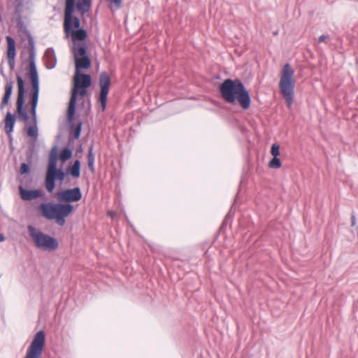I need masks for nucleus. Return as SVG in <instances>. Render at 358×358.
I'll return each mask as SVG.
<instances>
[{
	"label": "nucleus",
	"mask_w": 358,
	"mask_h": 358,
	"mask_svg": "<svg viewBox=\"0 0 358 358\" xmlns=\"http://www.w3.org/2000/svg\"><path fill=\"white\" fill-rule=\"evenodd\" d=\"M92 5V0H66L64 28L67 37L71 36L73 41H83L87 37V32L80 29V20L73 16L75 8L82 15L87 13Z\"/></svg>",
	"instance_id": "f257e3e1"
},
{
	"label": "nucleus",
	"mask_w": 358,
	"mask_h": 358,
	"mask_svg": "<svg viewBox=\"0 0 358 358\" xmlns=\"http://www.w3.org/2000/svg\"><path fill=\"white\" fill-rule=\"evenodd\" d=\"M29 43L31 46V51L30 54L29 62V76L31 81L33 92L31 96V113L33 121V124L27 128V136L35 140L38 138V127H37V117H36V108L38 101L39 95V82L38 76L35 64V52L34 48V41L32 38H29Z\"/></svg>",
	"instance_id": "f03ea898"
},
{
	"label": "nucleus",
	"mask_w": 358,
	"mask_h": 358,
	"mask_svg": "<svg viewBox=\"0 0 358 358\" xmlns=\"http://www.w3.org/2000/svg\"><path fill=\"white\" fill-rule=\"evenodd\" d=\"M222 97L229 103L236 101L243 109H248L250 105V97L243 83L238 80L227 79L220 87Z\"/></svg>",
	"instance_id": "7ed1b4c3"
},
{
	"label": "nucleus",
	"mask_w": 358,
	"mask_h": 358,
	"mask_svg": "<svg viewBox=\"0 0 358 358\" xmlns=\"http://www.w3.org/2000/svg\"><path fill=\"white\" fill-rule=\"evenodd\" d=\"M92 84V78L90 75L75 73L73 79V88L68 108V119L71 121L75 115L76 104L78 96L84 97L87 92V88Z\"/></svg>",
	"instance_id": "20e7f679"
},
{
	"label": "nucleus",
	"mask_w": 358,
	"mask_h": 358,
	"mask_svg": "<svg viewBox=\"0 0 358 358\" xmlns=\"http://www.w3.org/2000/svg\"><path fill=\"white\" fill-rule=\"evenodd\" d=\"M43 217L49 220H55L59 226L65 224V217L74 210L70 203H43L40 205Z\"/></svg>",
	"instance_id": "39448f33"
},
{
	"label": "nucleus",
	"mask_w": 358,
	"mask_h": 358,
	"mask_svg": "<svg viewBox=\"0 0 358 358\" xmlns=\"http://www.w3.org/2000/svg\"><path fill=\"white\" fill-rule=\"evenodd\" d=\"M294 71L289 64L283 66L279 82V87L289 108H291L294 100Z\"/></svg>",
	"instance_id": "423d86ee"
},
{
	"label": "nucleus",
	"mask_w": 358,
	"mask_h": 358,
	"mask_svg": "<svg viewBox=\"0 0 358 358\" xmlns=\"http://www.w3.org/2000/svg\"><path fill=\"white\" fill-rule=\"evenodd\" d=\"M57 147L52 148L48 160L46 176L45 179V188L49 192H52L55 188V180L63 181L66 173L57 168Z\"/></svg>",
	"instance_id": "0eeeda50"
},
{
	"label": "nucleus",
	"mask_w": 358,
	"mask_h": 358,
	"mask_svg": "<svg viewBox=\"0 0 358 358\" xmlns=\"http://www.w3.org/2000/svg\"><path fill=\"white\" fill-rule=\"evenodd\" d=\"M27 229L38 248L45 251H54L58 248V242L55 238L42 233L32 226H28Z\"/></svg>",
	"instance_id": "6e6552de"
},
{
	"label": "nucleus",
	"mask_w": 358,
	"mask_h": 358,
	"mask_svg": "<svg viewBox=\"0 0 358 358\" xmlns=\"http://www.w3.org/2000/svg\"><path fill=\"white\" fill-rule=\"evenodd\" d=\"M75 59V73H80L83 69H87L91 66V59L87 55L86 47L84 45L74 44L73 48Z\"/></svg>",
	"instance_id": "1a4fd4ad"
},
{
	"label": "nucleus",
	"mask_w": 358,
	"mask_h": 358,
	"mask_svg": "<svg viewBox=\"0 0 358 358\" xmlns=\"http://www.w3.org/2000/svg\"><path fill=\"white\" fill-rule=\"evenodd\" d=\"M17 83L18 89L17 99L16 102L17 113L18 115L17 117L20 120L27 122L29 120V116L24 108L25 94L24 82L21 76H17Z\"/></svg>",
	"instance_id": "9d476101"
},
{
	"label": "nucleus",
	"mask_w": 358,
	"mask_h": 358,
	"mask_svg": "<svg viewBox=\"0 0 358 358\" xmlns=\"http://www.w3.org/2000/svg\"><path fill=\"white\" fill-rule=\"evenodd\" d=\"M45 341V333L43 331L37 332L27 350L24 358H39Z\"/></svg>",
	"instance_id": "9b49d317"
},
{
	"label": "nucleus",
	"mask_w": 358,
	"mask_h": 358,
	"mask_svg": "<svg viewBox=\"0 0 358 358\" xmlns=\"http://www.w3.org/2000/svg\"><path fill=\"white\" fill-rule=\"evenodd\" d=\"M99 84L100 87L99 100L102 110H104L106 107L107 97L110 85V78L107 73L102 72L100 74Z\"/></svg>",
	"instance_id": "f8f14e48"
},
{
	"label": "nucleus",
	"mask_w": 358,
	"mask_h": 358,
	"mask_svg": "<svg viewBox=\"0 0 358 358\" xmlns=\"http://www.w3.org/2000/svg\"><path fill=\"white\" fill-rule=\"evenodd\" d=\"M56 197L59 201L66 202V203L77 202L81 199L82 192L79 187H75L58 192Z\"/></svg>",
	"instance_id": "ddd939ff"
},
{
	"label": "nucleus",
	"mask_w": 358,
	"mask_h": 358,
	"mask_svg": "<svg viewBox=\"0 0 358 358\" xmlns=\"http://www.w3.org/2000/svg\"><path fill=\"white\" fill-rule=\"evenodd\" d=\"M7 42V58L11 70L15 68L16 57V44L15 40L10 36H6Z\"/></svg>",
	"instance_id": "4468645a"
},
{
	"label": "nucleus",
	"mask_w": 358,
	"mask_h": 358,
	"mask_svg": "<svg viewBox=\"0 0 358 358\" xmlns=\"http://www.w3.org/2000/svg\"><path fill=\"white\" fill-rule=\"evenodd\" d=\"M19 192L23 201H31L43 196V191L40 189H26L22 185L19 186Z\"/></svg>",
	"instance_id": "2eb2a0df"
},
{
	"label": "nucleus",
	"mask_w": 358,
	"mask_h": 358,
	"mask_svg": "<svg viewBox=\"0 0 358 358\" xmlns=\"http://www.w3.org/2000/svg\"><path fill=\"white\" fill-rule=\"evenodd\" d=\"M13 83L11 82H7L5 85V94L0 103V110H3V108L8 104L13 92Z\"/></svg>",
	"instance_id": "dca6fc26"
},
{
	"label": "nucleus",
	"mask_w": 358,
	"mask_h": 358,
	"mask_svg": "<svg viewBox=\"0 0 358 358\" xmlns=\"http://www.w3.org/2000/svg\"><path fill=\"white\" fill-rule=\"evenodd\" d=\"M66 173L73 178H78L80 176V162L76 160L73 165L69 166L66 169Z\"/></svg>",
	"instance_id": "f3484780"
},
{
	"label": "nucleus",
	"mask_w": 358,
	"mask_h": 358,
	"mask_svg": "<svg viewBox=\"0 0 358 358\" xmlns=\"http://www.w3.org/2000/svg\"><path fill=\"white\" fill-rule=\"evenodd\" d=\"M15 117L10 112H8L5 119V129L8 134H10L14 127Z\"/></svg>",
	"instance_id": "a211bd4d"
},
{
	"label": "nucleus",
	"mask_w": 358,
	"mask_h": 358,
	"mask_svg": "<svg viewBox=\"0 0 358 358\" xmlns=\"http://www.w3.org/2000/svg\"><path fill=\"white\" fill-rule=\"evenodd\" d=\"M44 57L47 62L48 67L49 69L54 68L56 64L54 50L51 48L48 49L45 52Z\"/></svg>",
	"instance_id": "6ab92c4d"
},
{
	"label": "nucleus",
	"mask_w": 358,
	"mask_h": 358,
	"mask_svg": "<svg viewBox=\"0 0 358 358\" xmlns=\"http://www.w3.org/2000/svg\"><path fill=\"white\" fill-rule=\"evenodd\" d=\"M71 157H72L71 150L68 148H65L60 152V154L59 155V159L62 162H65L66 161L69 160Z\"/></svg>",
	"instance_id": "aec40b11"
},
{
	"label": "nucleus",
	"mask_w": 358,
	"mask_h": 358,
	"mask_svg": "<svg viewBox=\"0 0 358 358\" xmlns=\"http://www.w3.org/2000/svg\"><path fill=\"white\" fill-rule=\"evenodd\" d=\"M88 166L91 171H94V155L92 152V146L90 147L87 156Z\"/></svg>",
	"instance_id": "412c9836"
},
{
	"label": "nucleus",
	"mask_w": 358,
	"mask_h": 358,
	"mask_svg": "<svg viewBox=\"0 0 358 358\" xmlns=\"http://www.w3.org/2000/svg\"><path fill=\"white\" fill-rule=\"evenodd\" d=\"M109 3L110 8L112 10H117L121 8L122 0H107Z\"/></svg>",
	"instance_id": "4be33fe9"
},
{
	"label": "nucleus",
	"mask_w": 358,
	"mask_h": 358,
	"mask_svg": "<svg viewBox=\"0 0 358 358\" xmlns=\"http://www.w3.org/2000/svg\"><path fill=\"white\" fill-rule=\"evenodd\" d=\"M268 166L271 169H278L281 166V162L279 158L273 157L269 162Z\"/></svg>",
	"instance_id": "5701e85b"
},
{
	"label": "nucleus",
	"mask_w": 358,
	"mask_h": 358,
	"mask_svg": "<svg viewBox=\"0 0 358 358\" xmlns=\"http://www.w3.org/2000/svg\"><path fill=\"white\" fill-rule=\"evenodd\" d=\"M271 153L273 157H278L280 155V147L278 144L273 143L271 146Z\"/></svg>",
	"instance_id": "b1692460"
},
{
	"label": "nucleus",
	"mask_w": 358,
	"mask_h": 358,
	"mask_svg": "<svg viewBox=\"0 0 358 358\" xmlns=\"http://www.w3.org/2000/svg\"><path fill=\"white\" fill-rule=\"evenodd\" d=\"M29 171V166L27 164H25V163H22V165H21V167H20V173H21V174L27 173Z\"/></svg>",
	"instance_id": "393cba45"
},
{
	"label": "nucleus",
	"mask_w": 358,
	"mask_h": 358,
	"mask_svg": "<svg viewBox=\"0 0 358 358\" xmlns=\"http://www.w3.org/2000/svg\"><path fill=\"white\" fill-rule=\"evenodd\" d=\"M329 38V36L327 35H322L318 38V43H327L328 40Z\"/></svg>",
	"instance_id": "a878e982"
},
{
	"label": "nucleus",
	"mask_w": 358,
	"mask_h": 358,
	"mask_svg": "<svg viewBox=\"0 0 358 358\" xmlns=\"http://www.w3.org/2000/svg\"><path fill=\"white\" fill-rule=\"evenodd\" d=\"M80 131H81V126L79 125L76 129V131H75V134H74V136L76 138H78L80 137Z\"/></svg>",
	"instance_id": "bb28decb"
},
{
	"label": "nucleus",
	"mask_w": 358,
	"mask_h": 358,
	"mask_svg": "<svg viewBox=\"0 0 358 358\" xmlns=\"http://www.w3.org/2000/svg\"><path fill=\"white\" fill-rule=\"evenodd\" d=\"M356 223H357L356 217L354 214H352L351 215V226L355 227L356 225Z\"/></svg>",
	"instance_id": "cd10ccee"
},
{
	"label": "nucleus",
	"mask_w": 358,
	"mask_h": 358,
	"mask_svg": "<svg viewBox=\"0 0 358 358\" xmlns=\"http://www.w3.org/2000/svg\"><path fill=\"white\" fill-rule=\"evenodd\" d=\"M6 240V238L3 234H0V242H3Z\"/></svg>",
	"instance_id": "c85d7f7f"
},
{
	"label": "nucleus",
	"mask_w": 358,
	"mask_h": 358,
	"mask_svg": "<svg viewBox=\"0 0 358 358\" xmlns=\"http://www.w3.org/2000/svg\"><path fill=\"white\" fill-rule=\"evenodd\" d=\"M109 215H110V216L111 217H113V216H114L115 213H114L113 212H110V213H109Z\"/></svg>",
	"instance_id": "c756f323"
},
{
	"label": "nucleus",
	"mask_w": 358,
	"mask_h": 358,
	"mask_svg": "<svg viewBox=\"0 0 358 358\" xmlns=\"http://www.w3.org/2000/svg\"><path fill=\"white\" fill-rule=\"evenodd\" d=\"M357 236H358V228H357Z\"/></svg>",
	"instance_id": "7c9ffc66"
}]
</instances>
